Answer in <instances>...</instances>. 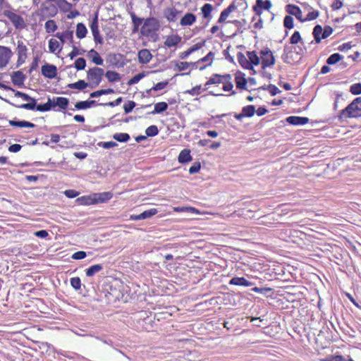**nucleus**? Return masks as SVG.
I'll return each instance as SVG.
<instances>
[{"label": "nucleus", "mask_w": 361, "mask_h": 361, "mask_svg": "<svg viewBox=\"0 0 361 361\" xmlns=\"http://www.w3.org/2000/svg\"><path fill=\"white\" fill-rule=\"evenodd\" d=\"M343 118H357L361 116V97L355 99L346 108L342 110Z\"/></svg>", "instance_id": "obj_1"}, {"label": "nucleus", "mask_w": 361, "mask_h": 361, "mask_svg": "<svg viewBox=\"0 0 361 361\" xmlns=\"http://www.w3.org/2000/svg\"><path fill=\"white\" fill-rule=\"evenodd\" d=\"M104 71L102 68L93 67L87 71V80L89 87L91 88L97 87L102 82Z\"/></svg>", "instance_id": "obj_2"}, {"label": "nucleus", "mask_w": 361, "mask_h": 361, "mask_svg": "<svg viewBox=\"0 0 361 361\" xmlns=\"http://www.w3.org/2000/svg\"><path fill=\"white\" fill-rule=\"evenodd\" d=\"M160 27L159 22L154 17H150L144 21L140 32L145 37H150L154 34Z\"/></svg>", "instance_id": "obj_3"}, {"label": "nucleus", "mask_w": 361, "mask_h": 361, "mask_svg": "<svg viewBox=\"0 0 361 361\" xmlns=\"http://www.w3.org/2000/svg\"><path fill=\"white\" fill-rule=\"evenodd\" d=\"M2 14L7 17L16 30H23L27 27L24 18L15 11L7 9L4 10Z\"/></svg>", "instance_id": "obj_4"}, {"label": "nucleus", "mask_w": 361, "mask_h": 361, "mask_svg": "<svg viewBox=\"0 0 361 361\" xmlns=\"http://www.w3.org/2000/svg\"><path fill=\"white\" fill-rule=\"evenodd\" d=\"M214 59V54L212 51H209L207 56L202 57L199 59L196 62L191 63L192 69H199L200 71H202L206 68L207 66L212 65L213 60Z\"/></svg>", "instance_id": "obj_5"}, {"label": "nucleus", "mask_w": 361, "mask_h": 361, "mask_svg": "<svg viewBox=\"0 0 361 361\" xmlns=\"http://www.w3.org/2000/svg\"><path fill=\"white\" fill-rule=\"evenodd\" d=\"M16 51L18 56L16 65L18 67L23 65L27 58L28 49L27 45L23 40H18Z\"/></svg>", "instance_id": "obj_6"}, {"label": "nucleus", "mask_w": 361, "mask_h": 361, "mask_svg": "<svg viewBox=\"0 0 361 361\" xmlns=\"http://www.w3.org/2000/svg\"><path fill=\"white\" fill-rule=\"evenodd\" d=\"M181 14L182 11L178 10L173 6H167L163 11V16L169 23H176Z\"/></svg>", "instance_id": "obj_7"}, {"label": "nucleus", "mask_w": 361, "mask_h": 361, "mask_svg": "<svg viewBox=\"0 0 361 361\" xmlns=\"http://www.w3.org/2000/svg\"><path fill=\"white\" fill-rule=\"evenodd\" d=\"M90 27L95 43L102 44L103 38L99 33L97 13L94 15Z\"/></svg>", "instance_id": "obj_8"}, {"label": "nucleus", "mask_w": 361, "mask_h": 361, "mask_svg": "<svg viewBox=\"0 0 361 361\" xmlns=\"http://www.w3.org/2000/svg\"><path fill=\"white\" fill-rule=\"evenodd\" d=\"M260 54L263 68L273 66L275 63V59L270 49H265L262 50Z\"/></svg>", "instance_id": "obj_9"}, {"label": "nucleus", "mask_w": 361, "mask_h": 361, "mask_svg": "<svg viewBox=\"0 0 361 361\" xmlns=\"http://www.w3.org/2000/svg\"><path fill=\"white\" fill-rule=\"evenodd\" d=\"M51 101L54 111H65L69 104L68 99L63 97H53Z\"/></svg>", "instance_id": "obj_10"}, {"label": "nucleus", "mask_w": 361, "mask_h": 361, "mask_svg": "<svg viewBox=\"0 0 361 361\" xmlns=\"http://www.w3.org/2000/svg\"><path fill=\"white\" fill-rule=\"evenodd\" d=\"M13 52L7 47L0 46V68L5 67L9 62Z\"/></svg>", "instance_id": "obj_11"}, {"label": "nucleus", "mask_w": 361, "mask_h": 361, "mask_svg": "<svg viewBox=\"0 0 361 361\" xmlns=\"http://www.w3.org/2000/svg\"><path fill=\"white\" fill-rule=\"evenodd\" d=\"M60 40V42L63 46L67 42L69 43L73 42V31L71 30H66L63 32H56L54 35Z\"/></svg>", "instance_id": "obj_12"}, {"label": "nucleus", "mask_w": 361, "mask_h": 361, "mask_svg": "<svg viewBox=\"0 0 361 361\" xmlns=\"http://www.w3.org/2000/svg\"><path fill=\"white\" fill-rule=\"evenodd\" d=\"M42 74L47 78L53 79L57 75V68L52 64L46 63L42 66Z\"/></svg>", "instance_id": "obj_13"}, {"label": "nucleus", "mask_w": 361, "mask_h": 361, "mask_svg": "<svg viewBox=\"0 0 361 361\" xmlns=\"http://www.w3.org/2000/svg\"><path fill=\"white\" fill-rule=\"evenodd\" d=\"M41 11L47 13L46 16H43L40 18V20H42L48 17H54L58 13V8L56 5L52 4L48 6L42 4L41 6Z\"/></svg>", "instance_id": "obj_14"}, {"label": "nucleus", "mask_w": 361, "mask_h": 361, "mask_svg": "<svg viewBox=\"0 0 361 361\" xmlns=\"http://www.w3.org/2000/svg\"><path fill=\"white\" fill-rule=\"evenodd\" d=\"M182 37L177 34L169 35L164 42V47L167 48L176 47L180 43Z\"/></svg>", "instance_id": "obj_15"}, {"label": "nucleus", "mask_w": 361, "mask_h": 361, "mask_svg": "<svg viewBox=\"0 0 361 361\" xmlns=\"http://www.w3.org/2000/svg\"><path fill=\"white\" fill-rule=\"evenodd\" d=\"M138 61L142 64L148 63L152 59V54L147 49H142L137 54Z\"/></svg>", "instance_id": "obj_16"}, {"label": "nucleus", "mask_w": 361, "mask_h": 361, "mask_svg": "<svg viewBox=\"0 0 361 361\" xmlns=\"http://www.w3.org/2000/svg\"><path fill=\"white\" fill-rule=\"evenodd\" d=\"M286 11L290 15L295 16V18L300 22H304L302 16V11L298 6L293 4H288L286 6Z\"/></svg>", "instance_id": "obj_17"}, {"label": "nucleus", "mask_w": 361, "mask_h": 361, "mask_svg": "<svg viewBox=\"0 0 361 361\" xmlns=\"http://www.w3.org/2000/svg\"><path fill=\"white\" fill-rule=\"evenodd\" d=\"M197 20V17L192 13H186L180 20V25L182 27L190 26Z\"/></svg>", "instance_id": "obj_18"}, {"label": "nucleus", "mask_w": 361, "mask_h": 361, "mask_svg": "<svg viewBox=\"0 0 361 361\" xmlns=\"http://www.w3.org/2000/svg\"><path fill=\"white\" fill-rule=\"evenodd\" d=\"M157 213V209L155 208H152L149 210H145L138 215L131 216L130 219L133 220H135V221L149 219V218L152 217V216L155 215Z\"/></svg>", "instance_id": "obj_19"}, {"label": "nucleus", "mask_w": 361, "mask_h": 361, "mask_svg": "<svg viewBox=\"0 0 361 361\" xmlns=\"http://www.w3.org/2000/svg\"><path fill=\"white\" fill-rule=\"evenodd\" d=\"M271 6L272 4L269 0H257L256 6L253 7V9L257 14H259L261 13V8L268 11L271 8Z\"/></svg>", "instance_id": "obj_20"}, {"label": "nucleus", "mask_w": 361, "mask_h": 361, "mask_svg": "<svg viewBox=\"0 0 361 361\" xmlns=\"http://www.w3.org/2000/svg\"><path fill=\"white\" fill-rule=\"evenodd\" d=\"M286 121L294 126H303L309 122V118L307 117L300 116H289L286 118Z\"/></svg>", "instance_id": "obj_21"}, {"label": "nucleus", "mask_w": 361, "mask_h": 361, "mask_svg": "<svg viewBox=\"0 0 361 361\" xmlns=\"http://www.w3.org/2000/svg\"><path fill=\"white\" fill-rule=\"evenodd\" d=\"M63 45L60 42V41H58L55 39H50L49 40V50L51 53L53 54H59L61 51L63 49Z\"/></svg>", "instance_id": "obj_22"}, {"label": "nucleus", "mask_w": 361, "mask_h": 361, "mask_svg": "<svg viewBox=\"0 0 361 361\" xmlns=\"http://www.w3.org/2000/svg\"><path fill=\"white\" fill-rule=\"evenodd\" d=\"M224 75H214L212 77H211L209 80L205 83V87L207 89L209 88V85H214V84H222V90L224 91H226V83L222 82V79L224 78Z\"/></svg>", "instance_id": "obj_23"}, {"label": "nucleus", "mask_w": 361, "mask_h": 361, "mask_svg": "<svg viewBox=\"0 0 361 361\" xmlns=\"http://www.w3.org/2000/svg\"><path fill=\"white\" fill-rule=\"evenodd\" d=\"M87 57L91 59L92 63L97 66H101L104 63V60L99 54L93 49L88 51Z\"/></svg>", "instance_id": "obj_24"}, {"label": "nucleus", "mask_w": 361, "mask_h": 361, "mask_svg": "<svg viewBox=\"0 0 361 361\" xmlns=\"http://www.w3.org/2000/svg\"><path fill=\"white\" fill-rule=\"evenodd\" d=\"M25 101H27V103L21 104L19 105H15V106L18 109H27V110H35V104L37 103V100L31 97L30 95L28 96V98L26 99Z\"/></svg>", "instance_id": "obj_25"}, {"label": "nucleus", "mask_w": 361, "mask_h": 361, "mask_svg": "<svg viewBox=\"0 0 361 361\" xmlns=\"http://www.w3.org/2000/svg\"><path fill=\"white\" fill-rule=\"evenodd\" d=\"M192 159L190 154V150L188 149H183L178 157V161L180 164H185L191 161Z\"/></svg>", "instance_id": "obj_26"}, {"label": "nucleus", "mask_w": 361, "mask_h": 361, "mask_svg": "<svg viewBox=\"0 0 361 361\" xmlns=\"http://www.w3.org/2000/svg\"><path fill=\"white\" fill-rule=\"evenodd\" d=\"M94 195L96 197L97 204L106 202L113 197V193L111 192L94 193Z\"/></svg>", "instance_id": "obj_27"}, {"label": "nucleus", "mask_w": 361, "mask_h": 361, "mask_svg": "<svg viewBox=\"0 0 361 361\" xmlns=\"http://www.w3.org/2000/svg\"><path fill=\"white\" fill-rule=\"evenodd\" d=\"M77 201L80 204L83 205H91V204H96V197L94 194L87 196H82L77 199Z\"/></svg>", "instance_id": "obj_28"}, {"label": "nucleus", "mask_w": 361, "mask_h": 361, "mask_svg": "<svg viewBox=\"0 0 361 361\" xmlns=\"http://www.w3.org/2000/svg\"><path fill=\"white\" fill-rule=\"evenodd\" d=\"M11 80L14 85H20L24 82L25 75L21 71H18L13 73Z\"/></svg>", "instance_id": "obj_29"}, {"label": "nucleus", "mask_w": 361, "mask_h": 361, "mask_svg": "<svg viewBox=\"0 0 361 361\" xmlns=\"http://www.w3.org/2000/svg\"><path fill=\"white\" fill-rule=\"evenodd\" d=\"M56 6L63 13L68 12L71 10L73 6L66 0H56Z\"/></svg>", "instance_id": "obj_30"}, {"label": "nucleus", "mask_w": 361, "mask_h": 361, "mask_svg": "<svg viewBox=\"0 0 361 361\" xmlns=\"http://www.w3.org/2000/svg\"><path fill=\"white\" fill-rule=\"evenodd\" d=\"M10 126L13 127H19V128H34L35 125L31 122L26 121H13L10 120L8 121Z\"/></svg>", "instance_id": "obj_31"}, {"label": "nucleus", "mask_w": 361, "mask_h": 361, "mask_svg": "<svg viewBox=\"0 0 361 361\" xmlns=\"http://www.w3.org/2000/svg\"><path fill=\"white\" fill-rule=\"evenodd\" d=\"M102 269L103 266L102 264H94L85 269V274L87 276L92 277Z\"/></svg>", "instance_id": "obj_32"}, {"label": "nucleus", "mask_w": 361, "mask_h": 361, "mask_svg": "<svg viewBox=\"0 0 361 361\" xmlns=\"http://www.w3.org/2000/svg\"><path fill=\"white\" fill-rule=\"evenodd\" d=\"M87 32V30L85 25L82 23H78L76 25V37L78 39H82L85 37Z\"/></svg>", "instance_id": "obj_33"}, {"label": "nucleus", "mask_w": 361, "mask_h": 361, "mask_svg": "<svg viewBox=\"0 0 361 361\" xmlns=\"http://www.w3.org/2000/svg\"><path fill=\"white\" fill-rule=\"evenodd\" d=\"M105 76L110 82H118L121 80V75L118 73L114 71H107Z\"/></svg>", "instance_id": "obj_34"}, {"label": "nucleus", "mask_w": 361, "mask_h": 361, "mask_svg": "<svg viewBox=\"0 0 361 361\" xmlns=\"http://www.w3.org/2000/svg\"><path fill=\"white\" fill-rule=\"evenodd\" d=\"M168 109V104L164 102H160L154 104V110L151 112L152 114H161Z\"/></svg>", "instance_id": "obj_35"}, {"label": "nucleus", "mask_w": 361, "mask_h": 361, "mask_svg": "<svg viewBox=\"0 0 361 361\" xmlns=\"http://www.w3.org/2000/svg\"><path fill=\"white\" fill-rule=\"evenodd\" d=\"M312 35L314 36L315 43H320L322 39H323V38H322V27L320 25H316L313 29Z\"/></svg>", "instance_id": "obj_36"}, {"label": "nucleus", "mask_w": 361, "mask_h": 361, "mask_svg": "<svg viewBox=\"0 0 361 361\" xmlns=\"http://www.w3.org/2000/svg\"><path fill=\"white\" fill-rule=\"evenodd\" d=\"M53 104H51V98H48L47 102L43 104H35V109L38 111L44 112L49 111L52 109Z\"/></svg>", "instance_id": "obj_37"}, {"label": "nucleus", "mask_w": 361, "mask_h": 361, "mask_svg": "<svg viewBox=\"0 0 361 361\" xmlns=\"http://www.w3.org/2000/svg\"><path fill=\"white\" fill-rule=\"evenodd\" d=\"M248 61L250 63V65L257 66L260 63V59L256 54L255 51H247V53Z\"/></svg>", "instance_id": "obj_38"}, {"label": "nucleus", "mask_w": 361, "mask_h": 361, "mask_svg": "<svg viewBox=\"0 0 361 361\" xmlns=\"http://www.w3.org/2000/svg\"><path fill=\"white\" fill-rule=\"evenodd\" d=\"M96 102L94 100H86L78 102L75 104V107L77 109H86L90 108Z\"/></svg>", "instance_id": "obj_39"}, {"label": "nucleus", "mask_w": 361, "mask_h": 361, "mask_svg": "<svg viewBox=\"0 0 361 361\" xmlns=\"http://www.w3.org/2000/svg\"><path fill=\"white\" fill-rule=\"evenodd\" d=\"M229 283L231 285H236V286H250V282L247 281L243 277H240V278L235 277V278H233L230 281Z\"/></svg>", "instance_id": "obj_40"}, {"label": "nucleus", "mask_w": 361, "mask_h": 361, "mask_svg": "<svg viewBox=\"0 0 361 361\" xmlns=\"http://www.w3.org/2000/svg\"><path fill=\"white\" fill-rule=\"evenodd\" d=\"M45 30L47 33H53L54 32L57 28L58 26L56 25V23L54 20H48L44 25Z\"/></svg>", "instance_id": "obj_41"}, {"label": "nucleus", "mask_w": 361, "mask_h": 361, "mask_svg": "<svg viewBox=\"0 0 361 361\" xmlns=\"http://www.w3.org/2000/svg\"><path fill=\"white\" fill-rule=\"evenodd\" d=\"M88 86H89L88 82H86L83 80H80L77 81L76 82L71 83L68 85V87L71 89H78L80 90H84Z\"/></svg>", "instance_id": "obj_42"}, {"label": "nucleus", "mask_w": 361, "mask_h": 361, "mask_svg": "<svg viewBox=\"0 0 361 361\" xmlns=\"http://www.w3.org/2000/svg\"><path fill=\"white\" fill-rule=\"evenodd\" d=\"M113 137L114 140L120 142H126L130 139V135L126 133H115L113 135Z\"/></svg>", "instance_id": "obj_43"}, {"label": "nucleus", "mask_w": 361, "mask_h": 361, "mask_svg": "<svg viewBox=\"0 0 361 361\" xmlns=\"http://www.w3.org/2000/svg\"><path fill=\"white\" fill-rule=\"evenodd\" d=\"M114 92V90L111 88L103 89L94 91L90 94V97H97L103 94H112Z\"/></svg>", "instance_id": "obj_44"}, {"label": "nucleus", "mask_w": 361, "mask_h": 361, "mask_svg": "<svg viewBox=\"0 0 361 361\" xmlns=\"http://www.w3.org/2000/svg\"><path fill=\"white\" fill-rule=\"evenodd\" d=\"M169 85L168 80L159 82L154 85L152 88L147 90V93H149L151 91H159L164 89Z\"/></svg>", "instance_id": "obj_45"}, {"label": "nucleus", "mask_w": 361, "mask_h": 361, "mask_svg": "<svg viewBox=\"0 0 361 361\" xmlns=\"http://www.w3.org/2000/svg\"><path fill=\"white\" fill-rule=\"evenodd\" d=\"M343 59V56L338 54H331L326 60V63L329 65H334Z\"/></svg>", "instance_id": "obj_46"}, {"label": "nucleus", "mask_w": 361, "mask_h": 361, "mask_svg": "<svg viewBox=\"0 0 361 361\" xmlns=\"http://www.w3.org/2000/svg\"><path fill=\"white\" fill-rule=\"evenodd\" d=\"M191 63L187 61H179L176 63L175 68L178 71H183L191 66Z\"/></svg>", "instance_id": "obj_47"}, {"label": "nucleus", "mask_w": 361, "mask_h": 361, "mask_svg": "<svg viewBox=\"0 0 361 361\" xmlns=\"http://www.w3.org/2000/svg\"><path fill=\"white\" fill-rule=\"evenodd\" d=\"M238 61L243 67L247 69H252V66L250 65V63L248 61V59L242 54H240L238 55Z\"/></svg>", "instance_id": "obj_48"}, {"label": "nucleus", "mask_w": 361, "mask_h": 361, "mask_svg": "<svg viewBox=\"0 0 361 361\" xmlns=\"http://www.w3.org/2000/svg\"><path fill=\"white\" fill-rule=\"evenodd\" d=\"M242 112L244 116L251 117L255 113V108L253 105H248L243 107Z\"/></svg>", "instance_id": "obj_49"}, {"label": "nucleus", "mask_w": 361, "mask_h": 361, "mask_svg": "<svg viewBox=\"0 0 361 361\" xmlns=\"http://www.w3.org/2000/svg\"><path fill=\"white\" fill-rule=\"evenodd\" d=\"M74 67L78 71L84 70L86 67V61L84 58H78L74 63Z\"/></svg>", "instance_id": "obj_50"}, {"label": "nucleus", "mask_w": 361, "mask_h": 361, "mask_svg": "<svg viewBox=\"0 0 361 361\" xmlns=\"http://www.w3.org/2000/svg\"><path fill=\"white\" fill-rule=\"evenodd\" d=\"M131 18L133 24V31L135 32L138 30L140 25L142 23L143 19L137 17L134 13L131 14Z\"/></svg>", "instance_id": "obj_51"}, {"label": "nucleus", "mask_w": 361, "mask_h": 361, "mask_svg": "<svg viewBox=\"0 0 361 361\" xmlns=\"http://www.w3.org/2000/svg\"><path fill=\"white\" fill-rule=\"evenodd\" d=\"M145 133L148 137H154L159 133V129L157 126L152 125L146 129Z\"/></svg>", "instance_id": "obj_52"}, {"label": "nucleus", "mask_w": 361, "mask_h": 361, "mask_svg": "<svg viewBox=\"0 0 361 361\" xmlns=\"http://www.w3.org/2000/svg\"><path fill=\"white\" fill-rule=\"evenodd\" d=\"M145 76V73L144 72L140 73L135 75H134L132 78H130L128 81V85H133L134 84L137 83L141 79H142Z\"/></svg>", "instance_id": "obj_53"}, {"label": "nucleus", "mask_w": 361, "mask_h": 361, "mask_svg": "<svg viewBox=\"0 0 361 361\" xmlns=\"http://www.w3.org/2000/svg\"><path fill=\"white\" fill-rule=\"evenodd\" d=\"M212 9L213 6L210 4H204L201 8L203 17L205 18H208L210 16Z\"/></svg>", "instance_id": "obj_54"}, {"label": "nucleus", "mask_w": 361, "mask_h": 361, "mask_svg": "<svg viewBox=\"0 0 361 361\" xmlns=\"http://www.w3.org/2000/svg\"><path fill=\"white\" fill-rule=\"evenodd\" d=\"M135 106V102L132 100H129L127 102H126L123 105V109L125 111V114H128L133 111V109Z\"/></svg>", "instance_id": "obj_55"}, {"label": "nucleus", "mask_w": 361, "mask_h": 361, "mask_svg": "<svg viewBox=\"0 0 361 361\" xmlns=\"http://www.w3.org/2000/svg\"><path fill=\"white\" fill-rule=\"evenodd\" d=\"M71 285L76 290L81 288V281L79 277H73L71 279Z\"/></svg>", "instance_id": "obj_56"}, {"label": "nucleus", "mask_w": 361, "mask_h": 361, "mask_svg": "<svg viewBox=\"0 0 361 361\" xmlns=\"http://www.w3.org/2000/svg\"><path fill=\"white\" fill-rule=\"evenodd\" d=\"M284 26L288 29H292L294 26L293 18L290 16H286L283 20Z\"/></svg>", "instance_id": "obj_57"}, {"label": "nucleus", "mask_w": 361, "mask_h": 361, "mask_svg": "<svg viewBox=\"0 0 361 361\" xmlns=\"http://www.w3.org/2000/svg\"><path fill=\"white\" fill-rule=\"evenodd\" d=\"M201 85H196L193 87L191 90H188L185 92V93L189 94L192 96H197L201 93Z\"/></svg>", "instance_id": "obj_58"}, {"label": "nucleus", "mask_w": 361, "mask_h": 361, "mask_svg": "<svg viewBox=\"0 0 361 361\" xmlns=\"http://www.w3.org/2000/svg\"><path fill=\"white\" fill-rule=\"evenodd\" d=\"M73 49L72 51L68 54V56L72 59L74 57H75L78 55L82 54L85 52V50L80 51L76 46L73 45L72 46Z\"/></svg>", "instance_id": "obj_59"}, {"label": "nucleus", "mask_w": 361, "mask_h": 361, "mask_svg": "<svg viewBox=\"0 0 361 361\" xmlns=\"http://www.w3.org/2000/svg\"><path fill=\"white\" fill-rule=\"evenodd\" d=\"M350 92L355 95L361 94V83H355L351 85Z\"/></svg>", "instance_id": "obj_60"}, {"label": "nucleus", "mask_w": 361, "mask_h": 361, "mask_svg": "<svg viewBox=\"0 0 361 361\" xmlns=\"http://www.w3.org/2000/svg\"><path fill=\"white\" fill-rule=\"evenodd\" d=\"M333 29L330 26H325L324 29L322 28V38H323V39H326L331 35Z\"/></svg>", "instance_id": "obj_61"}, {"label": "nucleus", "mask_w": 361, "mask_h": 361, "mask_svg": "<svg viewBox=\"0 0 361 361\" xmlns=\"http://www.w3.org/2000/svg\"><path fill=\"white\" fill-rule=\"evenodd\" d=\"M301 40L300 34L298 31H295L290 37V43L293 44H298Z\"/></svg>", "instance_id": "obj_62"}, {"label": "nucleus", "mask_w": 361, "mask_h": 361, "mask_svg": "<svg viewBox=\"0 0 361 361\" xmlns=\"http://www.w3.org/2000/svg\"><path fill=\"white\" fill-rule=\"evenodd\" d=\"M318 16H319V11H314L312 12H309L308 14L307 15V16L305 18H303V20H304V21L312 20L316 19Z\"/></svg>", "instance_id": "obj_63"}, {"label": "nucleus", "mask_w": 361, "mask_h": 361, "mask_svg": "<svg viewBox=\"0 0 361 361\" xmlns=\"http://www.w3.org/2000/svg\"><path fill=\"white\" fill-rule=\"evenodd\" d=\"M324 361H345L341 355H335L326 357Z\"/></svg>", "instance_id": "obj_64"}]
</instances>
